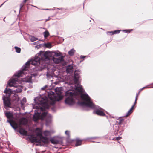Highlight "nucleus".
I'll list each match as a JSON object with an SVG mask.
<instances>
[{
  "label": "nucleus",
  "instance_id": "f257e3e1",
  "mask_svg": "<svg viewBox=\"0 0 153 153\" xmlns=\"http://www.w3.org/2000/svg\"><path fill=\"white\" fill-rule=\"evenodd\" d=\"M81 97L82 100L83 101V102H82V105L92 109H94L95 108V105L87 94H82L81 95Z\"/></svg>",
  "mask_w": 153,
  "mask_h": 153
},
{
  "label": "nucleus",
  "instance_id": "f03ea898",
  "mask_svg": "<svg viewBox=\"0 0 153 153\" xmlns=\"http://www.w3.org/2000/svg\"><path fill=\"white\" fill-rule=\"evenodd\" d=\"M76 94H77L73 90L68 91L66 92L65 95L68 97L65 100V103L69 105L74 104L75 102L74 97Z\"/></svg>",
  "mask_w": 153,
  "mask_h": 153
},
{
  "label": "nucleus",
  "instance_id": "7ed1b4c3",
  "mask_svg": "<svg viewBox=\"0 0 153 153\" xmlns=\"http://www.w3.org/2000/svg\"><path fill=\"white\" fill-rule=\"evenodd\" d=\"M58 89V88H56L55 90V92L57 94L56 96L54 95V93L53 92H51V95H48L51 101V102H50V104H53L55 101H59L63 99V96L60 94L61 92H57Z\"/></svg>",
  "mask_w": 153,
  "mask_h": 153
},
{
  "label": "nucleus",
  "instance_id": "20e7f679",
  "mask_svg": "<svg viewBox=\"0 0 153 153\" xmlns=\"http://www.w3.org/2000/svg\"><path fill=\"white\" fill-rule=\"evenodd\" d=\"M24 74V72L23 71H21L18 72L17 74L15 75L8 81L7 86H8L9 87H15L14 85L18 80V78L20 76H22V75Z\"/></svg>",
  "mask_w": 153,
  "mask_h": 153
},
{
  "label": "nucleus",
  "instance_id": "39448f33",
  "mask_svg": "<svg viewBox=\"0 0 153 153\" xmlns=\"http://www.w3.org/2000/svg\"><path fill=\"white\" fill-rule=\"evenodd\" d=\"M29 138L32 143H40L42 141L45 143H47L49 142L48 139L43 137L42 135L39 138L36 137L34 135H32L30 136Z\"/></svg>",
  "mask_w": 153,
  "mask_h": 153
},
{
  "label": "nucleus",
  "instance_id": "423d86ee",
  "mask_svg": "<svg viewBox=\"0 0 153 153\" xmlns=\"http://www.w3.org/2000/svg\"><path fill=\"white\" fill-rule=\"evenodd\" d=\"M5 115L6 117L9 119L7 121L10 123L12 127L14 128H17V123L13 120L14 117L12 113L10 112H6Z\"/></svg>",
  "mask_w": 153,
  "mask_h": 153
},
{
  "label": "nucleus",
  "instance_id": "0eeeda50",
  "mask_svg": "<svg viewBox=\"0 0 153 153\" xmlns=\"http://www.w3.org/2000/svg\"><path fill=\"white\" fill-rule=\"evenodd\" d=\"M40 58H38L37 56H36L34 59L30 62H27L26 63L25 65V68L23 69L22 71H23L24 72L26 70L27 68L28 67L30 63L34 65H39L40 64Z\"/></svg>",
  "mask_w": 153,
  "mask_h": 153
},
{
  "label": "nucleus",
  "instance_id": "6e6552de",
  "mask_svg": "<svg viewBox=\"0 0 153 153\" xmlns=\"http://www.w3.org/2000/svg\"><path fill=\"white\" fill-rule=\"evenodd\" d=\"M51 55V53L49 51H46L45 52H41L40 53H38V58H40V60L41 59L42 60H45V59H49V57Z\"/></svg>",
  "mask_w": 153,
  "mask_h": 153
},
{
  "label": "nucleus",
  "instance_id": "1a4fd4ad",
  "mask_svg": "<svg viewBox=\"0 0 153 153\" xmlns=\"http://www.w3.org/2000/svg\"><path fill=\"white\" fill-rule=\"evenodd\" d=\"M39 100L40 102V103L42 104L45 108H48L49 107V102L46 97L44 96L42 98H39Z\"/></svg>",
  "mask_w": 153,
  "mask_h": 153
},
{
  "label": "nucleus",
  "instance_id": "9d476101",
  "mask_svg": "<svg viewBox=\"0 0 153 153\" xmlns=\"http://www.w3.org/2000/svg\"><path fill=\"white\" fill-rule=\"evenodd\" d=\"M104 111L105 110L103 109L99 108L94 111V113L98 115L104 116L105 115V114L104 112Z\"/></svg>",
  "mask_w": 153,
  "mask_h": 153
},
{
  "label": "nucleus",
  "instance_id": "9b49d317",
  "mask_svg": "<svg viewBox=\"0 0 153 153\" xmlns=\"http://www.w3.org/2000/svg\"><path fill=\"white\" fill-rule=\"evenodd\" d=\"M3 99L4 105L6 106H9L10 105L9 97L4 96L3 97Z\"/></svg>",
  "mask_w": 153,
  "mask_h": 153
},
{
  "label": "nucleus",
  "instance_id": "f8f14e48",
  "mask_svg": "<svg viewBox=\"0 0 153 153\" xmlns=\"http://www.w3.org/2000/svg\"><path fill=\"white\" fill-rule=\"evenodd\" d=\"M74 89L76 91L79 93H82L83 91V89L82 86L79 84L75 85Z\"/></svg>",
  "mask_w": 153,
  "mask_h": 153
},
{
  "label": "nucleus",
  "instance_id": "ddd939ff",
  "mask_svg": "<svg viewBox=\"0 0 153 153\" xmlns=\"http://www.w3.org/2000/svg\"><path fill=\"white\" fill-rule=\"evenodd\" d=\"M42 129L39 128H36L35 131V133L37 135V137H41L42 136Z\"/></svg>",
  "mask_w": 153,
  "mask_h": 153
},
{
  "label": "nucleus",
  "instance_id": "4468645a",
  "mask_svg": "<svg viewBox=\"0 0 153 153\" xmlns=\"http://www.w3.org/2000/svg\"><path fill=\"white\" fill-rule=\"evenodd\" d=\"M63 60V57L62 56L58 58L53 57V61L54 63L56 64L59 63L60 62Z\"/></svg>",
  "mask_w": 153,
  "mask_h": 153
},
{
  "label": "nucleus",
  "instance_id": "2eb2a0df",
  "mask_svg": "<svg viewBox=\"0 0 153 153\" xmlns=\"http://www.w3.org/2000/svg\"><path fill=\"white\" fill-rule=\"evenodd\" d=\"M76 71L75 72L74 75V81L75 83H78V79L79 78V74L76 73Z\"/></svg>",
  "mask_w": 153,
  "mask_h": 153
},
{
  "label": "nucleus",
  "instance_id": "dca6fc26",
  "mask_svg": "<svg viewBox=\"0 0 153 153\" xmlns=\"http://www.w3.org/2000/svg\"><path fill=\"white\" fill-rule=\"evenodd\" d=\"M4 92L7 94H8V97H10L12 93V91L10 89H8L6 88L4 91Z\"/></svg>",
  "mask_w": 153,
  "mask_h": 153
},
{
  "label": "nucleus",
  "instance_id": "f3484780",
  "mask_svg": "<svg viewBox=\"0 0 153 153\" xmlns=\"http://www.w3.org/2000/svg\"><path fill=\"white\" fill-rule=\"evenodd\" d=\"M15 87H16L17 88V89H16V90H14L13 91H14L15 93H20L22 91V87L21 86L18 85L15 86Z\"/></svg>",
  "mask_w": 153,
  "mask_h": 153
},
{
  "label": "nucleus",
  "instance_id": "a211bd4d",
  "mask_svg": "<svg viewBox=\"0 0 153 153\" xmlns=\"http://www.w3.org/2000/svg\"><path fill=\"white\" fill-rule=\"evenodd\" d=\"M27 122V119L25 118H22L20 120V123L21 124H26Z\"/></svg>",
  "mask_w": 153,
  "mask_h": 153
},
{
  "label": "nucleus",
  "instance_id": "6ab92c4d",
  "mask_svg": "<svg viewBox=\"0 0 153 153\" xmlns=\"http://www.w3.org/2000/svg\"><path fill=\"white\" fill-rule=\"evenodd\" d=\"M40 114L37 113H35L34 115L33 116V120L35 121H36L40 117Z\"/></svg>",
  "mask_w": 153,
  "mask_h": 153
},
{
  "label": "nucleus",
  "instance_id": "aec40b11",
  "mask_svg": "<svg viewBox=\"0 0 153 153\" xmlns=\"http://www.w3.org/2000/svg\"><path fill=\"white\" fill-rule=\"evenodd\" d=\"M134 105H133L131 108L130 110L128 111L126 115V116L127 117L129 115L133 112V110L134 109Z\"/></svg>",
  "mask_w": 153,
  "mask_h": 153
},
{
  "label": "nucleus",
  "instance_id": "412c9836",
  "mask_svg": "<svg viewBox=\"0 0 153 153\" xmlns=\"http://www.w3.org/2000/svg\"><path fill=\"white\" fill-rule=\"evenodd\" d=\"M73 67L70 66L68 67L66 69V71L67 73H71L73 71Z\"/></svg>",
  "mask_w": 153,
  "mask_h": 153
},
{
  "label": "nucleus",
  "instance_id": "4be33fe9",
  "mask_svg": "<svg viewBox=\"0 0 153 153\" xmlns=\"http://www.w3.org/2000/svg\"><path fill=\"white\" fill-rule=\"evenodd\" d=\"M76 143L75 144V146H78L80 145L81 144L82 140L79 139H76Z\"/></svg>",
  "mask_w": 153,
  "mask_h": 153
},
{
  "label": "nucleus",
  "instance_id": "5701e85b",
  "mask_svg": "<svg viewBox=\"0 0 153 153\" xmlns=\"http://www.w3.org/2000/svg\"><path fill=\"white\" fill-rule=\"evenodd\" d=\"M75 52V50L73 48L68 52V53L70 56H72L73 55Z\"/></svg>",
  "mask_w": 153,
  "mask_h": 153
},
{
  "label": "nucleus",
  "instance_id": "b1692460",
  "mask_svg": "<svg viewBox=\"0 0 153 153\" xmlns=\"http://www.w3.org/2000/svg\"><path fill=\"white\" fill-rule=\"evenodd\" d=\"M44 135L46 136H48L50 135L51 133L50 131H45L44 133Z\"/></svg>",
  "mask_w": 153,
  "mask_h": 153
},
{
  "label": "nucleus",
  "instance_id": "393cba45",
  "mask_svg": "<svg viewBox=\"0 0 153 153\" xmlns=\"http://www.w3.org/2000/svg\"><path fill=\"white\" fill-rule=\"evenodd\" d=\"M19 132L22 134L26 135L27 134V132L24 129H21L19 130Z\"/></svg>",
  "mask_w": 153,
  "mask_h": 153
},
{
  "label": "nucleus",
  "instance_id": "a878e982",
  "mask_svg": "<svg viewBox=\"0 0 153 153\" xmlns=\"http://www.w3.org/2000/svg\"><path fill=\"white\" fill-rule=\"evenodd\" d=\"M30 39L32 42H33L38 40L37 38L33 36H31L30 37Z\"/></svg>",
  "mask_w": 153,
  "mask_h": 153
},
{
  "label": "nucleus",
  "instance_id": "bb28decb",
  "mask_svg": "<svg viewBox=\"0 0 153 153\" xmlns=\"http://www.w3.org/2000/svg\"><path fill=\"white\" fill-rule=\"evenodd\" d=\"M43 34L45 38H46L49 35V33L48 31H46L43 33Z\"/></svg>",
  "mask_w": 153,
  "mask_h": 153
},
{
  "label": "nucleus",
  "instance_id": "cd10ccee",
  "mask_svg": "<svg viewBox=\"0 0 153 153\" xmlns=\"http://www.w3.org/2000/svg\"><path fill=\"white\" fill-rule=\"evenodd\" d=\"M47 114L46 112H44L41 115V119L42 120L45 117Z\"/></svg>",
  "mask_w": 153,
  "mask_h": 153
},
{
  "label": "nucleus",
  "instance_id": "c85d7f7f",
  "mask_svg": "<svg viewBox=\"0 0 153 153\" xmlns=\"http://www.w3.org/2000/svg\"><path fill=\"white\" fill-rule=\"evenodd\" d=\"M15 48L16 49V51L18 53H19L21 51V49L17 47H15Z\"/></svg>",
  "mask_w": 153,
  "mask_h": 153
},
{
  "label": "nucleus",
  "instance_id": "c756f323",
  "mask_svg": "<svg viewBox=\"0 0 153 153\" xmlns=\"http://www.w3.org/2000/svg\"><path fill=\"white\" fill-rule=\"evenodd\" d=\"M65 134L66 135H67L68 137L70 136V132L69 131H66L65 132Z\"/></svg>",
  "mask_w": 153,
  "mask_h": 153
},
{
  "label": "nucleus",
  "instance_id": "7c9ffc66",
  "mask_svg": "<svg viewBox=\"0 0 153 153\" xmlns=\"http://www.w3.org/2000/svg\"><path fill=\"white\" fill-rule=\"evenodd\" d=\"M51 142L52 143H53V144H56V143H56V141H55L54 140V139H51Z\"/></svg>",
  "mask_w": 153,
  "mask_h": 153
},
{
  "label": "nucleus",
  "instance_id": "2f4dec72",
  "mask_svg": "<svg viewBox=\"0 0 153 153\" xmlns=\"http://www.w3.org/2000/svg\"><path fill=\"white\" fill-rule=\"evenodd\" d=\"M46 46L48 48H51V45L50 43H47L46 44Z\"/></svg>",
  "mask_w": 153,
  "mask_h": 153
},
{
  "label": "nucleus",
  "instance_id": "473e14b6",
  "mask_svg": "<svg viewBox=\"0 0 153 153\" xmlns=\"http://www.w3.org/2000/svg\"><path fill=\"white\" fill-rule=\"evenodd\" d=\"M120 31L119 30H115L114 32H111V33H112L113 34L116 33H119Z\"/></svg>",
  "mask_w": 153,
  "mask_h": 153
},
{
  "label": "nucleus",
  "instance_id": "72a5a7b5",
  "mask_svg": "<svg viewBox=\"0 0 153 153\" xmlns=\"http://www.w3.org/2000/svg\"><path fill=\"white\" fill-rule=\"evenodd\" d=\"M138 95H137L136 96V99H135V102L134 103V105H135V104H136V101L137 100V99H138Z\"/></svg>",
  "mask_w": 153,
  "mask_h": 153
},
{
  "label": "nucleus",
  "instance_id": "f704fd0d",
  "mask_svg": "<svg viewBox=\"0 0 153 153\" xmlns=\"http://www.w3.org/2000/svg\"><path fill=\"white\" fill-rule=\"evenodd\" d=\"M121 138V137H117L116 139L117 140H119Z\"/></svg>",
  "mask_w": 153,
  "mask_h": 153
},
{
  "label": "nucleus",
  "instance_id": "c9c22d12",
  "mask_svg": "<svg viewBox=\"0 0 153 153\" xmlns=\"http://www.w3.org/2000/svg\"><path fill=\"white\" fill-rule=\"evenodd\" d=\"M24 6V4H21L20 5V10L21 9V8L23 7Z\"/></svg>",
  "mask_w": 153,
  "mask_h": 153
},
{
  "label": "nucleus",
  "instance_id": "e433bc0d",
  "mask_svg": "<svg viewBox=\"0 0 153 153\" xmlns=\"http://www.w3.org/2000/svg\"><path fill=\"white\" fill-rule=\"evenodd\" d=\"M55 55L57 56H59L61 55V54L59 53H57L56 54H55Z\"/></svg>",
  "mask_w": 153,
  "mask_h": 153
},
{
  "label": "nucleus",
  "instance_id": "4c0bfd02",
  "mask_svg": "<svg viewBox=\"0 0 153 153\" xmlns=\"http://www.w3.org/2000/svg\"><path fill=\"white\" fill-rule=\"evenodd\" d=\"M46 86H45L44 87H43V88H41V90H45V87H46Z\"/></svg>",
  "mask_w": 153,
  "mask_h": 153
},
{
  "label": "nucleus",
  "instance_id": "58836bf2",
  "mask_svg": "<svg viewBox=\"0 0 153 153\" xmlns=\"http://www.w3.org/2000/svg\"><path fill=\"white\" fill-rule=\"evenodd\" d=\"M125 31H126V32L128 33L130 32V31H129V30H125Z\"/></svg>",
  "mask_w": 153,
  "mask_h": 153
},
{
  "label": "nucleus",
  "instance_id": "ea45409f",
  "mask_svg": "<svg viewBox=\"0 0 153 153\" xmlns=\"http://www.w3.org/2000/svg\"><path fill=\"white\" fill-rule=\"evenodd\" d=\"M27 0H24V3H25L27 1Z\"/></svg>",
  "mask_w": 153,
  "mask_h": 153
},
{
  "label": "nucleus",
  "instance_id": "a19ab883",
  "mask_svg": "<svg viewBox=\"0 0 153 153\" xmlns=\"http://www.w3.org/2000/svg\"><path fill=\"white\" fill-rule=\"evenodd\" d=\"M84 57H85L84 56H81V58H84Z\"/></svg>",
  "mask_w": 153,
  "mask_h": 153
},
{
  "label": "nucleus",
  "instance_id": "79ce46f5",
  "mask_svg": "<svg viewBox=\"0 0 153 153\" xmlns=\"http://www.w3.org/2000/svg\"><path fill=\"white\" fill-rule=\"evenodd\" d=\"M3 4H2L0 6V7H1L3 5Z\"/></svg>",
  "mask_w": 153,
  "mask_h": 153
},
{
  "label": "nucleus",
  "instance_id": "37998d69",
  "mask_svg": "<svg viewBox=\"0 0 153 153\" xmlns=\"http://www.w3.org/2000/svg\"><path fill=\"white\" fill-rule=\"evenodd\" d=\"M41 110H42V108H41Z\"/></svg>",
  "mask_w": 153,
  "mask_h": 153
},
{
  "label": "nucleus",
  "instance_id": "c03bdc74",
  "mask_svg": "<svg viewBox=\"0 0 153 153\" xmlns=\"http://www.w3.org/2000/svg\"><path fill=\"white\" fill-rule=\"evenodd\" d=\"M16 120H17V118H16Z\"/></svg>",
  "mask_w": 153,
  "mask_h": 153
}]
</instances>
